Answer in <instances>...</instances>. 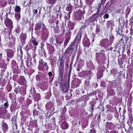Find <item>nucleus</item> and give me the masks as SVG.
Returning <instances> with one entry per match:
<instances>
[{"label":"nucleus","instance_id":"nucleus-1","mask_svg":"<svg viewBox=\"0 0 133 133\" xmlns=\"http://www.w3.org/2000/svg\"><path fill=\"white\" fill-rule=\"evenodd\" d=\"M84 28L82 27L81 28L76 36L74 41L73 42L68 48L69 50H73L75 48H77L78 44L80 42L82 37V32L84 30Z\"/></svg>","mask_w":133,"mask_h":133},{"label":"nucleus","instance_id":"nucleus-2","mask_svg":"<svg viewBox=\"0 0 133 133\" xmlns=\"http://www.w3.org/2000/svg\"><path fill=\"white\" fill-rule=\"evenodd\" d=\"M4 23L7 28L10 29L8 31V33H9L11 32V30L13 27L12 22L11 20L7 18L5 19Z\"/></svg>","mask_w":133,"mask_h":133},{"label":"nucleus","instance_id":"nucleus-3","mask_svg":"<svg viewBox=\"0 0 133 133\" xmlns=\"http://www.w3.org/2000/svg\"><path fill=\"white\" fill-rule=\"evenodd\" d=\"M85 14L84 10H83V13L82 11L79 10L77 12V14L75 16V18L76 19L78 20H80L82 19L83 17V14Z\"/></svg>","mask_w":133,"mask_h":133},{"label":"nucleus","instance_id":"nucleus-4","mask_svg":"<svg viewBox=\"0 0 133 133\" xmlns=\"http://www.w3.org/2000/svg\"><path fill=\"white\" fill-rule=\"evenodd\" d=\"M7 113L6 109L4 108H0V118H4Z\"/></svg>","mask_w":133,"mask_h":133},{"label":"nucleus","instance_id":"nucleus-5","mask_svg":"<svg viewBox=\"0 0 133 133\" xmlns=\"http://www.w3.org/2000/svg\"><path fill=\"white\" fill-rule=\"evenodd\" d=\"M101 45L103 47H107L109 45V43L108 39H102L100 42Z\"/></svg>","mask_w":133,"mask_h":133},{"label":"nucleus","instance_id":"nucleus-6","mask_svg":"<svg viewBox=\"0 0 133 133\" xmlns=\"http://www.w3.org/2000/svg\"><path fill=\"white\" fill-rule=\"evenodd\" d=\"M7 53V57L10 58H12L14 55V51L10 49H8L5 50Z\"/></svg>","mask_w":133,"mask_h":133},{"label":"nucleus","instance_id":"nucleus-7","mask_svg":"<svg viewBox=\"0 0 133 133\" xmlns=\"http://www.w3.org/2000/svg\"><path fill=\"white\" fill-rule=\"evenodd\" d=\"M18 82L21 85H25L27 82L25 81V77L23 76H21L18 79Z\"/></svg>","mask_w":133,"mask_h":133},{"label":"nucleus","instance_id":"nucleus-8","mask_svg":"<svg viewBox=\"0 0 133 133\" xmlns=\"http://www.w3.org/2000/svg\"><path fill=\"white\" fill-rule=\"evenodd\" d=\"M114 22L112 20L107 21L106 22V27L108 28L112 29V27L114 26Z\"/></svg>","mask_w":133,"mask_h":133},{"label":"nucleus","instance_id":"nucleus-9","mask_svg":"<svg viewBox=\"0 0 133 133\" xmlns=\"http://www.w3.org/2000/svg\"><path fill=\"white\" fill-rule=\"evenodd\" d=\"M20 38L22 44H24L26 38V36L25 33H22L20 36Z\"/></svg>","mask_w":133,"mask_h":133},{"label":"nucleus","instance_id":"nucleus-10","mask_svg":"<svg viewBox=\"0 0 133 133\" xmlns=\"http://www.w3.org/2000/svg\"><path fill=\"white\" fill-rule=\"evenodd\" d=\"M2 129L4 133H5L8 129V127L7 124L5 122H4V121H2Z\"/></svg>","mask_w":133,"mask_h":133},{"label":"nucleus","instance_id":"nucleus-11","mask_svg":"<svg viewBox=\"0 0 133 133\" xmlns=\"http://www.w3.org/2000/svg\"><path fill=\"white\" fill-rule=\"evenodd\" d=\"M83 44L84 46L88 47L90 46V43L89 39L88 38H86L84 39Z\"/></svg>","mask_w":133,"mask_h":133},{"label":"nucleus","instance_id":"nucleus-12","mask_svg":"<svg viewBox=\"0 0 133 133\" xmlns=\"http://www.w3.org/2000/svg\"><path fill=\"white\" fill-rule=\"evenodd\" d=\"M114 125L111 123H107L106 125V128L107 130L112 129L114 128Z\"/></svg>","mask_w":133,"mask_h":133},{"label":"nucleus","instance_id":"nucleus-13","mask_svg":"<svg viewBox=\"0 0 133 133\" xmlns=\"http://www.w3.org/2000/svg\"><path fill=\"white\" fill-rule=\"evenodd\" d=\"M61 126L62 129L63 130L67 129L68 127V125L64 121H62Z\"/></svg>","mask_w":133,"mask_h":133},{"label":"nucleus","instance_id":"nucleus-14","mask_svg":"<svg viewBox=\"0 0 133 133\" xmlns=\"http://www.w3.org/2000/svg\"><path fill=\"white\" fill-rule=\"evenodd\" d=\"M111 73L113 74L114 76H116L119 77L121 75V74L119 73L116 69H113L111 71Z\"/></svg>","mask_w":133,"mask_h":133},{"label":"nucleus","instance_id":"nucleus-15","mask_svg":"<svg viewBox=\"0 0 133 133\" xmlns=\"http://www.w3.org/2000/svg\"><path fill=\"white\" fill-rule=\"evenodd\" d=\"M66 10L68 11V15L69 16V18L70 17V15L71 13L72 9V6L71 5L70 3H69V5L66 7Z\"/></svg>","mask_w":133,"mask_h":133},{"label":"nucleus","instance_id":"nucleus-16","mask_svg":"<svg viewBox=\"0 0 133 133\" xmlns=\"http://www.w3.org/2000/svg\"><path fill=\"white\" fill-rule=\"evenodd\" d=\"M111 84L113 87L115 88H117L118 87V88H120V87H119V82L118 81H115L113 82H112Z\"/></svg>","mask_w":133,"mask_h":133},{"label":"nucleus","instance_id":"nucleus-17","mask_svg":"<svg viewBox=\"0 0 133 133\" xmlns=\"http://www.w3.org/2000/svg\"><path fill=\"white\" fill-rule=\"evenodd\" d=\"M75 25V23L69 22L68 25V27L69 29L72 30L74 28V26Z\"/></svg>","mask_w":133,"mask_h":133},{"label":"nucleus","instance_id":"nucleus-18","mask_svg":"<svg viewBox=\"0 0 133 133\" xmlns=\"http://www.w3.org/2000/svg\"><path fill=\"white\" fill-rule=\"evenodd\" d=\"M53 106V104L51 102H49L46 104L45 107L46 109L49 110Z\"/></svg>","mask_w":133,"mask_h":133},{"label":"nucleus","instance_id":"nucleus-19","mask_svg":"<svg viewBox=\"0 0 133 133\" xmlns=\"http://www.w3.org/2000/svg\"><path fill=\"white\" fill-rule=\"evenodd\" d=\"M87 67L91 70L92 69L94 68L92 63L91 62H87Z\"/></svg>","mask_w":133,"mask_h":133},{"label":"nucleus","instance_id":"nucleus-20","mask_svg":"<svg viewBox=\"0 0 133 133\" xmlns=\"http://www.w3.org/2000/svg\"><path fill=\"white\" fill-rule=\"evenodd\" d=\"M16 109L17 108L16 104H12L10 108V111H11L14 112L15 111Z\"/></svg>","mask_w":133,"mask_h":133},{"label":"nucleus","instance_id":"nucleus-21","mask_svg":"<svg viewBox=\"0 0 133 133\" xmlns=\"http://www.w3.org/2000/svg\"><path fill=\"white\" fill-rule=\"evenodd\" d=\"M108 96L114 95L115 94V93L114 90L112 89H110V90H108L107 91Z\"/></svg>","mask_w":133,"mask_h":133},{"label":"nucleus","instance_id":"nucleus-22","mask_svg":"<svg viewBox=\"0 0 133 133\" xmlns=\"http://www.w3.org/2000/svg\"><path fill=\"white\" fill-rule=\"evenodd\" d=\"M55 50L53 46H51L49 49V53L50 55H51L53 54Z\"/></svg>","mask_w":133,"mask_h":133},{"label":"nucleus","instance_id":"nucleus-23","mask_svg":"<svg viewBox=\"0 0 133 133\" xmlns=\"http://www.w3.org/2000/svg\"><path fill=\"white\" fill-rule=\"evenodd\" d=\"M45 13L46 14L50 13L51 12V8L49 6H47L46 9H44Z\"/></svg>","mask_w":133,"mask_h":133},{"label":"nucleus","instance_id":"nucleus-24","mask_svg":"<svg viewBox=\"0 0 133 133\" xmlns=\"http://www.w3.org/2000/svg\"><path fill=\"white\" fill-rule=\"evenodd\" d=\"M41 96L39 94L37 93L35 94L34 99L35 101H37L41 99Z\"/></svg>","mask_w":133,"mask_h":133},{"label":"nucleus","instance_id":"nucleus-25","mask_svg":"<svg viewBox=\"0 0 133 133\" xmlns=\"http://www.w3.org/2000/svg\"><path fill=\"white\" fill-rule=\"evenodd\" d=\"M84 61L80 60L78 62V66L80 68H81L84 65Z\"/></svg>","mask_w":133,"mask_h":133},{"label":"nucleus","instance_id":"nucleus-26","mask_svg":"<svg viewBox=\"0 0 133 133\" xmlns=\"http://www.w3.org/2000/svg\"><path fill=\"white\" fill-rule=\"evenodd\" d=\"M12 68L15 67L18 68V66L16 62L14 60H12Z\"/></svg>","mask_w":133,"mask_h":133},{"label":"nucleus","instance_id":"nucleus-27","mask_svg":"<svg viewBox=\"0 0 133 133\" xmlns=\"http://www.w3.org/2000/svg\"><path fill=\"white\" fill-rule=\"evenodd\" d=\"M44 62H43V61L42 59H41L39 61V64L38 66V69H41V66L42 65H43V64Z\"/></svg>","mask_w":133,"mask_h":133},{"label":"nucleus","instance_id":"nucleus-28","mask_svg":"<svg viewBox=\"0 0 133 133\" xmlns=\"http://www.w3.org/2000/svg\"><path fill=\"white\" fill-rule=\"evenodd\" d=\"M41 25V23H38L36 24L35 26V29L36 30H38L40 29Z\"/></svg>","mask_w":133,"mask_h":133},{"label":"nucleus","instance_id":"nucleus-29","mask_svg":"<svg viewBox=\"0 0 133 133\" xmlns=\"http://www.w3.org/2000/svg\"><path fill=\"white\" fill-rule=\"evenodd\" d=\"M31 42L35 46L34 47L35 49L36 48V46L38 45V42H36L35 39L32 40Z\"/></svg>","mask_w":133,"mask_h":133},{"label":"nucleus","instance_id":"nucleus-30","mask_svg":"<svg viewBox=\"0 0 133 133\" xmlns=\"http://www.w3.org/2000/svg\"><path fill=\"white\" fill-rule=\"evenodd\" d=\"M73 2L76 7L77 8L80 5H78V0H73Z\"/></svg>","mask_w":133,"mask_h":133},{"label":"nucleus","instance_id":"nucleus-31","mask_svg":"<svg viewBox=\"0 0 133 133\" xmlns=\"http://www.w3.org/2000/svg\"><path fill=\"white\" fill-rule=\"evenodd\" d=\"M60 67H59V69L60 68L62 69L64 67V62L63 61L61 60H60Z\"/></svg>","mask_w":133,"mask_h":133},{"label":"nucleus","instance_id":"nucleus-32","mask_svg":"<svg viewBox=\"0 0 133 133\" xmlns=\"http://www.w3.org/2000/svg\"><path fill=\"white\" fill-rule=\"evenodd\" d=\"M109 39L110 42L111 44V43L113 42V41L114 39V37L112 34H111L110 35Z\"/></svg>","mask_w":133,"mask_h":133},{"label":"nucleus","instance_id":"nucleus-33","mask_svg":"<svg viewBox=\"0 0 133 133\" xmlns=\"http://www.w3.org/2000/svg\"><path fill=\"white\" fill-rule=\"evenodd\" d=\"M18 68L15 67L12 68L13 69V72L14 74H17L19 73Z\"/></svg>","mask_w":133,"mask_h":133},{"label":"nucleus","instance_id":"nucleus-34","mask_svg":"<svg viewBox=\"0 0 133 133\" xmlns=\"http://www.w3.org/2000/svg\"><path fill=\"white\" fill-rule=\"evenodd\" d=\"M15 17L17 20L18 21L20 18L21 16L19 13H18L15 14Z\"/></svg>","mask_w":133,"mask_h":133},{"label":"nucleus","instance_id":"nucleus-35","mask_svg":"<svg viewBox=\"0 0 133 133\" xmlns=\"http://www.w3.org/2000/svg\"><path fill=\"white\" fill-rule=\"evenodd\" d=\"M96 16L95 17L94 16H93L90 18V20L91 22H94L96 19Z\"/></svg>","mask_w":133,"mask_h":133},{"label":"nucleus","instance_id":"nucleus-36","mask_svg":"<svg viewBox=\"0 0 133 133\" xmlns=\"http://www.w3.org/2000/svg\"><path fill=\"white\" fill-rule=\"evenodd\" d=\"M48 2L51 4H54L56 2L57 0H48Z\"/></svg>","mask_w":133,"mask_h":133},{"label":"nucleus","instance_id":"nucleus-37","mask_svg":"<svg viewBox=\"0 0 133 133\" xmlns=\"http://www.w3.org/2000/svg\"><path fill=\"white\" fill-rule=\"evenodd\" d=\"M20 8L19 6H17L15 8V11L16 12H20Z\"/></svg>","mask_w":133,"mask_h":133},{"label":"nucleus","instance_id":"nucleus-38","mask_svg":"<svg viewBox=\"0 0 133 133\" xmlns=\"http://www.w3.org/2000/svg\"><path fill=\"white\" fill-rule=\"evenodd\" d=\"M1 66L2 68L4 69V70H5L7 68V65L6 64L3 63L1 65Z\"/></svg>","mask_w":133,"mask_h":133},{"label":"nucleus","instance_id":"nucleus-39","mask_svg":"<svg viewBox=\"0 0 133 133\" xmlns=\"http://www.w3.org/2000/svg\"><path fill=\"white\" fill-rule=\"evenodd\" d=\"M45 97L46 99H49L51 96V94L49 93H47L45 94Z\"/></svg>","mask_w":133,"mask_h":133},{"label":"nucleus","instance_id":"nucleus-40","mask_svg":"<svg viewBox=\"0 0 133 133\" xmlns=\"http://www.w3.org/2000/svg\"><path fill=\"white\" fill-rule=\"evenodd\" d=\"M56 41L57 43L58 44H61L62 43L63 41V39L61 40L56 39Z\"/></svg>","mask_w":133,"mask_h":133},{"label":"nucleus","instance_id":"nucleus-41","mask_svg":"<svg viewBox=\"0 0 133 133\" xmlns=\"http://www.w3.org/2000/svg\"><path fill=\"white\" fill-rule=\"evenodd\" d=\"M90 79V77H89L88 79L85 81V85L87 86H89V79Z\"/></svg>","mask_w":133,"mask_h":133},{"label":"nucleus","instance_id":"nucleus-42","mask_svg":"<svg viewBox=\"0 0 133 133\" xmlns=\"http://www.w3.org/2000/svg\"><path fill=\"white\" fill-rule=\"evenodd\" d=\"M69 39L68 38H67L66 39L64 42V46H66L68 44V43L69 41Z\"/></svg>","mask_w":133,"mask_h":133},{"label":"nucleus","instance_id":"nucleus-43","mask_svg":"<svg viewBox=\"0 0 133 133\" xmlns=\"http://www.w3.org/2000/svg\"><path fill=\"white\" fill-rule=\"evenodd\" d=\"M94 0H87V2L89 5H91L92 4Z\"/></svg>","mask_w":133,"mask_h":133},{"label":"nucleus","instance_id":"nucleus-44","mask_svg":"<svg viewBox=\"0 0 133 133\" xmlns=\"http://www.w3.org/2000/svg\"><path fill=\"white\" fill-rule=\"evenodd\" d=\"M132 128L131 127H129L127 130V133H133V132H132Z\"/></svg>","mask_w":133,"mask_h":133},{"label":"nucleus","instance_id":"nucleus-45","mask_svg":"<svg viewBox=\"0 0 133 133\" xmlns=\"http://www.w3.org/2000/svg\"><path fill=\"white\" fill-rule=\"evenodd\" d=\"M109 17V15L107 14H105L103 16V18L104 19L108 18Z\"/></svg>","mask_w":133,"mask_h":133},{"label":"nucleus","instance_id":"nucleus-46","mask_svg":"<svg viewBox=\"0 0 133 133\" xmlns=\"http://www.w3.org/2000/svg\"><path fill=\"white\" fill-rule=\"evenodd\" d=\"M100 31V28L98 26V25L96 26V33H98Z\"/></svg>","mask_w":133,"mask_h":133},{"label":"nucleus","instance_id":"nucleus-47","mask_svg":"<svg viewBox=\"0 0 133 133\" xmlns=\"http://www.w3.org/2000/svg\"><path fill=\"white\" fill-rule=\"evenodd\" d=\"M59 15V17H61L62 15L61 14V12L59 11V10L57 12V16L58 17V16Z\"/></svg>","mask_w":133,"mask_h":133},{"label":"nucleus","instance_id":"nucleus-48","mask_svg":"<svg viewBox=\"0 0 133 133\" xmlns=\"http://www.w3.org/2000/svg\"><path fill=\"white\" fill-rule=\"evenodd\" d=\"M44 67L46 68V69L47 70L48 69V66H47V64L46 62H44L43 64Z\"/></svg>","mask_w":133,"mask_h":133},{"label":"nucleus","instance_id":"nucleus-49","mask_svg":"<svg viewBox=\"0 0 133 133\" xmlns=\"http://www.w3.org/2000/svg\"><path fill=\"white\" fill-rule=\"evenodd\" d=\"M19 91V89L17 88H15L14 90V91L16 93V94H17L18 93Z\"/></svg>","mask_w":133,"mask_h":133},{"label":"nucleus","instance_id":"nucleus-50","mask_svg":"<svg viewBox=\"0 0 133 133\" xmlns=\"http://www.w3.org/2000/svg\"><path fill=\"white\" fill-rule=\"evenodd\" d=\"M90 110L91 112H92L94 110V105H92L90 108Z\"/></svg>","mask_w":133,"mask_h":133},{"label":"nucleus","instance_id":"nucleus-51","mask_svg":"<svg viewBox=\"0 0 133 133\" xmlns=\"http://www.w3.org/2000/svg\"><path fill=\"white\" fill-rule=\"evenodd\" d=\"M8 102H6L4 103V106L6 109L8 107Z\"/></svg>","mask_w":133,"mask_h":133},{"label":"nucleus","instance_id":"nucleus-52","mask_svg":"<svg viewBox=\"0 0 133 133\" xmlns=\"http://www.w3.org/2000/svg\"><path fill=\"white\" fill-rule=\"evenodd\" d=\"M27 102L28 104L29 105L32 103V101L30 99H28L27 101Z\"/></svg>","mask_w":133,"mask_h":133},{"label":"nucleus","instance_id":"nucleus-53","mask_svg":"<svg viewBox=\"0 0 133 133\" xmlns=\"http://www.w3.org/2000/svg\"><path fill=\"white\" fill-rule=\"evenodd\" d=\"M38 114V111L36 110H35L33 112V114L34 115H37Z\"/></svg>","mask_w":133,"mask_h":133},{"label":"nucleus","instance_id":"nucleus-54","mask_svg":"<svg viewBox=\"0 0 133 133\" xmlns=\"http://www.w3.org/2000/svg\"><path fill=\"white\" fill-rule=\"evenodd\" d=\"M89 133H95V131L94 129H92L90 130Z\"/></svg>","mask_w":133,"mask_h":133},{"label":"nucleus","instance_id":"nucleus-55","mask_svg":"<svg viewBox=\"0 0 133 133\" xmlns=\"http://www.w3.org/2000/svg\"><path fill=\"white\" fill-rule=\"evenodd\" d=\"M19 63H21L20 65V67H21V68H22V66H23V62L22 61H19Z\"/></svg>","mask_w":133,"mask_h":133},{"label":"nucleus","instance_id":"nucleus-56","mask_svg":"<svg viewBox=\"0 0 133 133\" xmlns=\"http://www.w3.org/2000/svg\"><path fill=\"white\" fill-rule=\"evenodd\" d=\"M38 12V11L37 9L34 10V14H36Z\"/></svg>","mask_w":133,"mask_h":133},{"label":"nucleus","instance_id":"nucleus-57","mask_svg":"<svg viewBox=\"0 0 133 133\" xmlns=\"http://www.w3.org/2000/svg\"><path fill=\"white\" fill-rule=\"evenodd\" d=\"M15 31L17 33H19L20 31L19 29V28L17 29Z\"/></svg>","mask_w":133,"mask_h":133},{"label":"nucleus","instance_id":"nucleus-58","mask_svg":"<svg viewBox=\"0 0 133 133\" xmlns=\"http://www.w3.org/2000/svg\"><path fill=\"white\" fill-rule=\"evenodd\" d=\"M48 75L49 76L51 77L52 76V73L51 72H49L48 73Z\"/></svg>","mask_w":133,"mask_h":133},{"label":"nucleus","instance_id":"nucleus-59","mask_svg":"<svg viewBox=\"0 0 133 133\" xmlns=\"http://www.w3.org/2000/svg\"><path fill=\"white\" fill-rule=\"evenodd\" d=\"M110 133H118L115 130H113L110 131Z\"/></svg>","mask_w":133,"mask_h":133},{"label":"nucleus","instance_id":"nucleus-60","mask_svg":"<svg viewBox=\"0 0 133 133\" xmlns=\"http://www.w3.org/2000/svg\"><path fill=\"white\" fill-rule=\"evenodd\" d=\"M48 35V33H45L44 34H43V36L45 37H46Z\"/></svg>","mask_w":133,"mask_h":133},{"label":"nucleus","instance_id":"nucleus-61","mask_svg":"<svg viewBox=\"0 0 133 133\" xmlns=\"http://www.w3.org/2000/svg\"><path fill=\"white\" fill-rule=\"evenodd\" d=\"M20 53L21 54V55H22L23 54V52L22 51L21 49H20Z\"/></svg>","mask_w":133,"mask_h":133},{"label":"nucleus","instance_id":"nucleus-62","mask_svg":"<svg viewBox=\"0 0 133 133\" xmlns=\"http://www.w3.org/2000/svg\"><path fill=\"white\" fill-rule=\"evenodd\" d=\"M125 127H124V129H125V131L127 132V131L128 129H128L127 128H125Z\"/></svg>","mask_w":133,"mask_h":133},{"label":"nucleus","instance_id":"nucleus-63","mask_svg":"<svg viewBox=\"0 0 133 133\" xmlns=\"http://www.w3.org/2000/svg\"><path fill=\"white\" fill-rule=\"evenodd\" d=\"M105 19L103 20V21L101 20V22L102 23H104V22H105Z\"/></svg>","mask_w":133,"mask_h":133},{"label":"nucleus","instance_id":"nucleus-64","mask_svg":"<svg viewBox=\"0 0 133 133\" xmlns=\"http://www.w3.org/2000/svg\"><path fill=\"white\" fill-rule=\"evenodd\" d=\"M7 61L8 62H9L10 61L9 58H7Z\"/></svg>","mask_w":133,"mask_h":133}]
</instances>
